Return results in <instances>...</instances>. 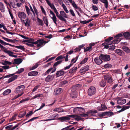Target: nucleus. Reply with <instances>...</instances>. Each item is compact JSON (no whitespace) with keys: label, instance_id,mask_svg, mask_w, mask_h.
<instances>
[{"label":"nucleus","instance_id":"obj_1","mask_svg":"<svg viewBox=\"0 0 130 130\" xmlns=\"http://www.w3.org/2000/svg\"><path fill=\"white\" fill-rule=\"evenodd\" d=\"M123 35L122 33H120L115 36V37L116 39L113 40L112 42L111 41V40L113 39L112 37H109L107 39L105 40V42L102 44L103 45L105 46V48L107 49L109 47L108 46L111 45L112 43L113 44H115L119 42L121 40V39L119 38L122 36Z\"/></svg>","mask_w":130,"mask_h":130},{"label":"nucleus","instance_id":"obj_2","mask_svg":"<svg viewBox=\"0 0 130 130\" xmlns=\"http://www.w3.org/2000/svg\"><path fill=\"white\" fill-rule=\"evenodd\" d=\"M97 112V111L95 110H93L87 112L86 113L81 114L80 116L82 117H87L89 116H95V114Z\"/></svg>","mask_w":130,"mask_h":130},{"label":"nucleus","instance_id":"obj_3","mask_svg":"<svg viewBox=\"0 0 130 130\" xmlns=\"http://www.w3.org/2000/svg\"><path fill=\"white\" fill-rule=\"evenodd\" d=\"M25 88V87L24 85H22L18 87L14 91L16 93H21L23 92V90Z\"/></svg>","mask_w":130,"mask_h":130},{"label":"nucleus","instance_id":"obj_4","mask_svg":"<svg viewBox=\"0 0 130 130\" xmlns=\"http://www.w3.org/2000/svg\"><path fill=\"white\" fill-rule=\"evenodd\" d=\"M60 16L61 17L60 18L59 20L61 21H63L65 22L66 21V19L64 18H68L67 15L62 10L60 11Z\"/></svg>","mask_w":130,"mask_h":130},{"label":"nucleus","instance_id":"obj_5","mask_svg":"<svg viewBox=\"0 0 130 130\" xmlns=\"http://www.w3.org/2000/svg\"><path fill=\"white\" fill-rule=\"evenodd\" d=\"M50 13L51 15V16L50 15V18L52 20L54 23L56 25L57 24V18L55 14L51 10H50Z\"/></svg>","mask_w":130,"mask_h":130},{"label":"nucleus","instance_id":"obj_6","mask_svg":"<svg viewBox=\"0 0 130 130\" xmlns=\"http://www.w3.org/2000/svg\"><path fill=\"white\" fill-rule=\"evenodd\" d=\"M80 84H77L75 85V86H73L72 87V88L71 89V90L72 92H73V95L72 93H71L70 94V95L71 97H72L73 98H75L77 97L76 95L75 94V92H73L75 90H74L76 89L77 88V87H79L80 86Z\"/></svg>","mask_w":130,"mask_h":130},{"label":"nucleus","instance_id":"obj_7","mask_svg":"<svg viewBox=\"0 0 130 130\" xmlns=\"http://www.w3.org/2000/svg\"><path fill=\"white\" fill-rule=\"evenodd\" d=\"M95 88L93 87H91L88 90V94L89 95H92L95 93Z\"/></svg>","mask_w":130,"mask_h":130},{"label":"nucleus","instance_id":"obj_8","mask_svg":"<svg viewBox=\"0 0 130 130\" xmlns=\"http://www.w3.org/2000/svg\"><path fill=\"white\" fill-rule=\"evenodd\" d=\"M104 78L110 84L112 82V77L108 75H105L104 76Z\"/></svg>","mask_w":130,"mask_h":130},{"label":"nucleus","instance_id":"obj_9","mask_svg":"<svg viewBox=\"0 0 130 130\" xmlns=\"http://www.w3.org/2000/svg\"><path fill=\"white\" fill-rule=\"evenodd\" d=\"M100 57L104 60L108 61L110 59V56L108 55L101 54L100 55Z\"/></svg>","mask_w":130,"mask_h":130},{"label":"nucleus","instance_id":"obj_10","mask_svg":"<svg viewBox=\"0 0 130 130\" xmlns=\"http://www.w3.org/2000/svg\"><path fill=\"white\" fill-rule=\"evenodd\" d=\"M130 107V101L126 105L122 106V108L120 111V112L123 111L125 110L129 109Z\"/></svg>","mask_w":130,"mask_h":130},{"label":"nucleus","instance_id":"obj_11","mask_svg":"<svg viewBox=\"0 0 130 130\" xmlns=\"http://www.w3.org/2000/svg\"><path fill=\"white\" fill-rule=\"evenodd\" d=\"M19 17L20 19H25L26 18V15L24 12H20L18 14Z\"/></svg>","mask_w":130,"mask_h":130},{"label":"nucleus","instance_id":"obj_12","mask_svg":"<svg viewBox=\"0 0 130 130\" xmlns=\"http://www.w3.org/2000/svg\"><path fill=\"white\" fill-rule=\"evenodd\" d=\"M4 52L5 53L7 54L10 56L16 58L17 57V56L13 54V53L9 50H8L6 49L4 50Z\"/></svg>","mask_w":130,"mask_h":130},{"label":"nucleus","instance_id":"obj_13","mask_svg":"<svg viewBox=\"0 0 130 130\" xmlns=\"http://www.w3.org/2000/svg\"><path fill=\"white\" fill-rule=\"evenodd\" d=\"M115 52L118 55H119L121 56H123L125 54V53L122 50L120 49H116L115 51Z\"/></svg>","mask_w":130,"mask_h":130},{"label":"nucleus","instance_id":"obj_14","mask_svg":"<svg viewBox=\"0 0 130 130\" xmlns=\"http://www.w3.org/2000/svg\"><path fill=\"white\" fill-rule=\"evenodd\" d=\"M107 109V108L106 105L103 104H102L101 106H99L97 107L98 110L99 111H104Z\"/></svg>","mask_w":130,"mask_h":130},{"label":"nucleus","instance_id":"obj_15","mask_svg":"<svg viewBox=\"0 0 130 130\" xmlns=\"http://www.w3.org/2000/svg\"><path fill=\"white\" fill-rule=\"evenodd\" d=\"M80 114L79 116H78L75 115H69V116L70 117L74 118L75 119L79 121L82 119L81 117H82V116H80Z\"/></svg>","mask_w":130,"mask_h":130},{"label":"nucleus","instance_id":"obj_16","mask_svg":"<svg viewBox=\"0 0 130 130\" xmlns=\"http://www.w3.org/2000/svg\"><path fill=\"white\" fill-rule=\"evenodd\" d=\"M117 102L118 104L122 105L125 103L126 102V101L125 99L120 98L117 100Z\"/></svg>","mask_w":130,"mask_h":130},{"label":"nucleus","instance_id":"obj_17","mask_svg":"<svg viewBox=\"0 0 130 130\" xmlns=\"http://www.w3.org/2000/svg\"><path fill=\"white\" fill-rule=\"evenodd\" d=\"M89 69V66H88L87 65L82 68L80 70V73H83L88 71Z\"/></svg>","mask_w":130,"mask_h":130},{"label":"nucleus","instance_id":"obj_18","mask_svg":"<svg viewBox=\"0 0 130 130\" xmlns=\"http://www.w3.org/2000/svg\"><path fill=\"white\" fill-rule=\"evenodd\" d=\"M68 1L70 3H71L73 7L74 8L78 9L79 10H80V9L79 8V7L77 6L74 1H73L72 0H68Z\"/></svg>","mask_w":130,"mask_h":130},{"label":"nucleus","instance_id":"obj_19","mask_svg":"<svg viewBox=\"0 0 130 130\" xmlns=\"http://www.w3.org/2000/svg\"><path fill=\"white\" fill-rule=\"evenodd\" d=\"M49 6L52 9L54 10L56 8L55 7L54 4L53 3H51L49 0H45Z\"/></svg>","mask_w":130,"mask_h":130},{"label":"nucleus","instance_id":"obj_20","mask_svg":"<svg viewBox=\"0 0 130 130\" xmlns=\"http://www.w3.org/2000/svg\"><path fill=\"white\" fill-rule=\"evenodd\" d=\"M63 91V90L60 88H57L56 89L54 90L55 94H59Z\"/></svg>","mask_w":130,"mask_h":130},{"label":"nucleus","instance_id":"obj_21","mask_svg":"<svg viewBox=\"0 0 130 130\" xmlns=\"http://www.w3.org/2000/svg\"><path fill=\"white\" fill-rule=\"evenodd\" d=\"M64 71L62 70L57 71L56 74L57 77H59L62 75L64 74Z\"/></svg>","mask_w":130,"mask_h":130},{"label":"nucleus","instance_id":"obj_22","mask_svg":"<svg viewBox=\"0 0 130 130\" xmlns=\"http://www.w3.org/2000/svg\"><path fill=\"white\" fill-rule=\"evenodd\" d=\"M70 117L69 116V115H68L65 117H60L59 119L60 120L62 121H66L67 120H70Z\"/></svg>","mask_w":130,"mask_h":130},{"label":"nucleus","instance_id":"obj_23","mask_svg":"<svg viewBox=\"0 0 130 130\" xmlns=\"http://www.w3.org/2000/svg\"><path fill=\"white\" fill-rule=\"evenodd\" d=\"M95 62L98 65L100 64L102 62V60L99 57H96L94 59Z\"/></svg>","mask_w":130,"mask_h":130},{"label":"nucleus","instance_id":"obj_24","mask_svg":"<svg viewBox=\"0 0 130 130\" xmlns=\"http://www.w3.org/2000/svg\"><path fill=\"white\" fill-rule=\"evenodd\" d=\"M101 2L104 4V6L105 8L107 9L108 6V3L107 0H99Z\"/></svg>","mask_w":130,"mask_h":130},{"label":"nucleus","instance_id":"obj_25","mask_svg":"<svg viewBox=\"0 0 130 130\" xmlns=\"http://www.w3.org/2000/svg\"><path fill=\"white\" fill-rule=\"evenodd\" d=\"M122 48L127 53H130V49L127 47L124 46L122 47Z\"/></svg>","mask_w":130,"mask_h":130},{"label":"nucleus","instance_id":"obj_26","mask_svg":"<svg viewBox=\"0 0 130 130\" xmlns=\"http://www.w3.org/2000/svg\"><path fill=\"white\" fill-rule=\"evenodd\" d=\"M22 62V59L20 58H17L14 59V63L19 64Z\"/></svg>","mask_w":130,"mask_h":130},{"label":"nucleus","instance_id":"obj_27","mask_svg":"<svg viewBox=\"0 0 130 130\" xmlns=\"http://www.w3.org/2000/svg\"><path fill=\"white\" fill-rule=\"evenodd\" d=\"M38 72L36 71H32L29 72L28 74V76H33L37 75L38 74Z\"/></svg>","mask_w":130,"mask_h":130},{"label":"nucleus","instance_id":"obj_28","mask_svg":"<svg viewBox=\"0 0 130 130\" xmlns=\"http://www.w3.org/2000/svg\"><path fill=\"white\" fill-rule=\"evenodd\" d=\"M0 10L2 12H4L5 11V6L3 3L0 2Z\"/></svg>","mask_w":130,"mask_h":130},{"label":"nucleus","instance_id":"obj_29","mask_svg":"<svg viewBox=\"0 0 130 130\" xmlns=\"http://www.w3.org/2000/svg\"><path fill=\"white\" fill-rule=\"evenodd\" d=\"M17 75H15L13 77L10 78L8 80V83H9L12 81L14 80L15 79L17 78Z\"/></svg>","mask_w":130,"mask_h":130},{"label":"nucleus","instance_id":"obj_30","mask_svg":"<svg viewBox=\"0 0 130 130\" xmlns=\"http://www.w3.org/2000/svg\"><path fill=\"white\" fill-rule=\"evenodd\" d=\"M30 21L28 18H27L25 20L24 24L25 26L27 27L29 26H30Z\"/></svg>","mask_w":130,"mask_h":130},{"label":"nucleus","instance_id":"obj_31","mask_svg":"<svg viewBox=\"0 0 130 130\" xmlns=\"http://www.w3.org/2000/svg\"><path fill=\"white\" fill-rule=\"evenodd\" d=\"M53 78V76L49 75L46 78L45 80L46 82H48L52 80Z\"/></svg>","mask_w":130,"mask_h":130},{"label":"nucleus","instance_id":"obj_32","mask_svg":"<svg viewBox=\"0 0 130 130\" xmlns=\"http://www.w3.org/2000/svg\"><path fill=\"white\" fill-rule=\"evenodd\" d=\"M76 111H78L83 112L84 111V109L81 107H77L74 108L73 109L74 112H75Z\"/></svg>","mask_w":130,"mask_h":130},{"label":"nucleus","instance_id":"obj_33","mask_svg":"<svg viewBox=\"0 0 130 130\" xmlns=\"http://www.w3.org/2000/svg\"><path fill=\"white\" fill-rule=\"evenodd\" d=\"M38 41V43L37 44V46L38 47H40L43 45V44L44 43L45 41H44L43 40H39Z\"/></svg>","mask_w":130,"mask_h":130},{"label":"nucleus","instance_id":"obj_34","mask_svg":"<svg viewBox=\"0 0 130 130\" xmlns=\"http://www.w3.org/2000/svg\"><path fill=\"white\" fill-rule=\"evenodd\" d=\"M39 62H37L35 65H34L32 67H30L29 69L30 70H32L36 68L39 66Z\"/></svg>","mask_w":130,"mask_h":130},{"label":"nucleus","instance_id":"obj_35","mask_svg":"<svg viewBox=\"0 0 130 130\" xmlns=\"http://www.w3.org/2000/svg\"><path fill=\"white\" fill-rule=\"evenodd\" d=\"M37 19L38 23V25L41 26H43L44 24L43 21L38 17L37 18Z\"/></svg>","mask_w":130,"mask_h":130},{"label":"nucleus","instance_id":"obj_36","mask_svg":"<svg viewBox=\"0 0 130 130\" xmlns=\"http://www.w3.org/2000/svg\"><path fill=\"white\" fill-rule=\"evenodd\" d=\"M123 35L125 38H126V39L130 38V34L129 32H125L123 34Z\"/></svg>","mask_w":130,"mask_h":130},{"label":"nucleus","instance_id":"obj_37","mask_svg":"<svg viewBox=\"0 0 130 130\" xmlns=\"http://www.w3.org/2000/svg\"><path fill=\"white\" fill-rule=\"evenodd\" d=\"M11 90L8 89L5 91L3 93V94L4 95H6L8 94L11 92Z\"/></svg>","mask_w":130,"mask_h":130},{"label":"nucleus","instance_id":"obj_38","mask_svg":"<svg viewBox=\"0 0 130 130\" xmlns=\"http://www.w3.org/2000/svg\"><path fill=\"white\" fill-rule=\"evenodd\" d=\"M55 13H56V16L59 19L61 17V16H60V14H59L58 12L57 9L56 8L54 10H53Z\"/></svg>","mask_w":130,"mask_h":130},{"label":"nucleus","instance_id":"obj_39","mask_svg":"<svg viewBox=\"0 0 130 130\" xmlns=\"http://www.w3.org/2000/svg\"><path fill=\"white\" fill-rule=\"evenodd\" d=\"M55 13H56V16L59 19L61 17V16H60V14H59L58 12L57 9L56 8L54 10H53Z\"/></svg>","mask_w":130,"mask_h":130},{"label":"nucleus","instance_id":"obj_40","mask_svg":"<svg viewBox=\"0 0 130 130\" xmlns=\"http://www.w3.org/2000/svg\"><path fill=\"white\" fill-rule=\"evenodd\" d=\"M55 13H56V16L59 19L61 17V16H60V14H59L58 12L57 9L56 8L54 10H53Z\"/></svg>","mask_w":130,"mask_h":130},{"label":"nucleus","instance_id":"obj_41","mask_svg":"<svg viewBox=\"0 0 130 130\" xmlns=\"http://www.w3.org/2000/svg\"><path fill=\"white\" fill-rule=\"evenodd\" d=\"M53 111H54L58 112H62L63 111V110L60 108H55L54 109Z\"/></svg>","mask_w":130,"mask_h":130},{"label":"nucleus","instance_id":"obj_42","mask_svg":"<svg viewBox=\"0 0 130 130\" xmlns=\"http://www.w3.org/2000/svg\"><path fill=\"white\" fill-rule=\"evenodd\" d=\"M85 52H87L88 51H90L92 50V47L91 46H89L86 48L84 47Z\"/></svg>","mask_w":130,"mask_h":130},{"label":"nucleus","instance_id":"obj_43","mask_svg":"<svg viewBox=\"0 0 130 130\" xmlns=\"http://www.w3.org/2000/svg\"><path fill=\"white\" fill-rule=\"evenodd\" d=\"M100 85L101 86L104 87L106 85V82L104 80H102L100 83Z\"/></svg>","mask_w":130,"mask_h":130},{"label":"nucleus","instance_id":"obj_44","mask_svg":"<svg viewBox=\"0 0 130 130\" xmlns=\"http://www.w3.org/2000/svg\"><path fill=\"white\" fill-rule=\"evenodd\" d=\"M77 69V67L73 68L69 70V72L70 73H72L75 72Z\"/></svg>","mask_w":130,"mask_h":130},{"label":"nucleus","instance_id":"obj_45","mask_svg":"<svg viewBox=\"0 0 130 130\" xmlns=\"http://www.w3.org/2000/svg\"><path fill=\"white\" fill-rule=\"evenodd\" d=\"M14 47L17 48L23 51L25 49V48H24V46L21 45L14 46Z\"/></svg>","mask_w":130,"mask_h":130},{"label":"nucleus","instance_id":"obj_46","mask_svg":"<svg viewBox=\"0 0 130 130\" xmlns=\"http://www.w3.org/2000/svg\"><path fill=\"white\" fill-rule=\"evenodd\" d=\"M62 62V60H59L55 62L53 65V67H56L59 64H61Z\"/></svg>","mask_w":130,"mask_h":130},{"label":"nucleus","instance_id":"obj_47","mask_svg":"<svg viewBox=\"0 0 130 130\" xmlns=\"http://www.w3.org/2000/svg\"><path fill=\"white\" fill-rule=\"evenodd\" d=\"M62 6L64 11L66 12V13H68L69 12V11L67 9L65 5L64 4H62Z\"/></svg>","mask_w":130,"mask_h":130},{"label":"nucleus","instance_id":"obj_48","mask_svg":"<svg viewBox=\"0 0 130 130\" xmlns=\"http://www.w3.org/2000/svg\"><path fill=\"white\" fill-rule=\"evenodd\" d=\"M69 12L71 15L73 17H75L76 16V15L74 11L72 9L69 10Z\"/></svg>","mask_w":130,"mask_h":130},{"label":"nucleus","instance_id":"obj_49","mask_svg":"<svg viewBox=\"0 0 130 130\" xmlns=\"http://www.w3.org/2000/svg\"><path fill=\"white\" fill-rule=\"evenodd\" d=\"M43 20L44 21V23L47 26H48V21L47 19L46 18L44 17Z\"/></svg>","mask_w":130,"mask_h":130},{"label":"nucleus","instance_id":"obj_50","mask_svg":"<svg viewBox=\"0 0 130 130\" xmlns=\"http://www.w3.org/2000/svg\"><path fill=\"white\" fill-rule=\"evenodd\" d=\"M105 113L106 116H111L113 115V113L111 112H105Z\"/></svg>","mask_w":130,"mask_h":130},{"label":"nucleus","instance_id":"obj_51","mask_svg":"<svg viewBox=\"0 0 130 130\" xmlns=\"http://www.w3.org/2000/svg\"><path fill=\"white\" fill-rule=\"evenodd\" d=\"M33 41H34V40L32 38L26 40H25V42H27V43H29L32 44L33 42Z\"/></svg>","mask_w":130,"mask_h":130},{"label":"nucleus","instance_id":"obj_52","mask_svg":"<svg viewBox=\"0 0 130 130\" xmlns=\"http://www.w3.org/2000/svg\"><path fill=\"white\" fill-rule=\"evenodd\" d=\"M78 56H77L75 58H73L71 60V63H75L76 62V61L78 59Z\"/></svg>","mask_w":130,"mask_h":130},{"label":"nucleus","instance_id":"obj_53","mask_svg":"<svg viewBox=\"0 0 130 130\" xmlns=\"http://www.w3.org/2000/svg\"><path fill=\"white\" fill-rule=\"evenodd\" d=\"M26 113V112H23L21 113L19 115V117L20 118H22L23 116H24Z\"/></svg>","mask_w":130,"mask_h":130},{"label":"nucleus","instance_id":"obj_54","mask_svg":"<svg viewBox=\"0 0 130 130\" xmlns=\"http://www.w3.org/2000/svg\"><path fill=\"white\" fill-rule=\"evenodd\" d=\"M2 64L3 65H5L6 64L11 65L12 64V62L6 60H5L4 62V63H2Z\"/></svg>","mask_w":130,"mask_h":130},{"label":"nucleus","instance_id":"obj_55","mask_svg":"<svg viewBox=\"0 0 130 130\" xmlns=\"http://www.w3.org/2000/svg\"><path fill=\"white\" fill-rule=\"evenodd\" d=\"M65 56H63L62 55H60V56L58 57L56 59V61L59 60L60 59H61L64 58H65Z\"/></svg>","mask_w":130,"mask_h":130},{"label":"nucleus","instance_id":"obj_56","mask_svg":"<svg viewBox=\"0 0 130 130\" xmlns=\"http://www.w3.org/2000/svg\"><path fill=\"white\" fill-rule=\"evenodd\" d=\"M32 111H30L27 113V114L26 115V116L27 117H29L31 116L33 114Z\"/></svg>","mask_w":130,"mask_h":130},{"label":"nucleus","instance_id":"obj_57","mask_svg":"<svg viewBox=\"0 0 130 130\" xmlns=\"http://www.w3.org/2000/svg\"><path fill=\"white\" fill-rule=\"evenodd\" d=\"M38 118V117H33V118H32L31 119H30V120H29L28 121L25 122L24 123H26L29 122L30 121H32L34 120L35 119H37Z\"/></svg>","mask_w":130,"mask_h":130},{"label":"nucleus","instance_id":"obj_58","mask_svg":"<svg viewBox=\"0 0 130 130\" xmlns=\"http://www.w3.org/2000/svg\"><path fill=\"white\" fill-rule=\"evenodd\" d=\"M88 58H86L80 62V64H83L85 63L88 60Z\"/></svg>","mask_w":130,"mask_h":130},{"label":"nucleus","instance_id":"obj_59","mask_svg":"<svg viewBox=\"0 0 130 130\" xmlns=\"http://www.w3.org/2000/svg\"><path fill=\"white\" fill-rule=\"evenodd\" d=\"M68 83V81L67 80H64L61 82L60 85V86H62Z\"/></svg>","mask_w":130,"mask_h":130},{"label":"nucleus","instance_id":"obj_60","mask_svg":"<svg viewBox=\"0 0 130 130\" xmlns=\"http://www.w3.org/2000/svg\"><path fill=\"white\" fill-rule=\"evenodd\" d=\"M92 8L93 10L94 11H96L98 10V7L95 5H93L92 6Z\"/></svg>","mask_w":130,"mask_h":130},{"label":"nucleus","instance_id":"obj_61","mask_svg":"<svg viewBox=\"0 0 130 130\" xmlns=\"http://www.w3.org/2000/svg\"><path fill=\"white\" fill-rule=\"evenodd\" d=\"M0 43L3 45H9V43H6L4 41L0 39Z\"/></svg>","mask_w":130,"mask_h":130},{"label":"nucleus","instance_id":"obj_62","mask_svg":"<svg viewBox=\"0 0 130 130\" xmlns=\"http://www.w3.org/2000/svg\"><path fill=\"white\" fill-rule=\"evenodd\" d=\"M42 95V94H39L35 95L33 97V99H35L37 98H39L40 97H42L41 95Z\"/></svg>","mask_w":130,"mask_h":130},{"label":"nucleus","instance_id":"obj_63","mask_svg":"<svg viewBox=\"0 0 130 130\" xmlns=\"http://www.w3.org/2000/svg\"><path fill=\"white\" fill-rule=\"evenodd\" d=\"M104 67L106 68H109L111 67V65L109 64H107L104 65Z\"/></svg>","mask_w":130,"mask_h":130},{"label":"nucleus","instance_id":"obj_64","mask_svg":"<svg viewBox=\"0 0 130 130\" xmlns=\"http://www.w3.org/2000/svg\"><path fill=\"white\" fill-rule=\"evenodd\" d=\"M24 70V69L23 68H21L17 72V73H18L20 74L22 72H23Z\"/></svg>","mask_w":130,"mask_h":130}]
</instances>
